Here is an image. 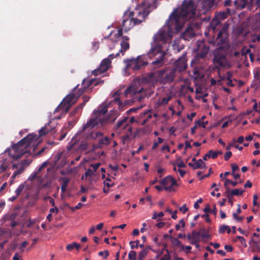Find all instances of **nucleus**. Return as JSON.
Returning a JSON list of instances; mask_svg holds the SVG:
<instances>
[{
  "label": "nucleus",
  "instance_id": "59",
  "mask_svg": "<svg viewBox=\"0 0 260 260\" xmlns=\"http://www.w3.org/2000/svg\"><path fill=\"white\" fill-rule=\"evenodd\" d=\"M232 170L233 173H235L236 171L238 170L239 169L238 166L236 164H232Z\"/></svg>",
  "mask_w": 260,
  "mask_h": 260
},
{
  "label": "nucleus",
  "instance_id": "56",
  "mask_svg": "<svg viewBox=\"0 0 260 260\" xmlns=\"http://www.w3.org/2000/svg\"><path fill=\"white\" fill-rule=\"evenodd\" d=\"M139 109V107L130 108L126 112V114H130L132 112H135Z\"/></svg>",
  "mask_w": 260,
  "mask_h": 260
},
{
  "label": "nucleus",
  "instance_id": "32",
  "mask_svg": "<svg viewBox=\"0 0 260 260\" xmlns=\"http://www.w3.org/2000/svg\"><path fill=\"white\" fill-rule=\"evenodd\" d=\"M172 243L174 246L179 247L181 250L184 249V245L181 244V242L177 238L172 239Z\"/></svg>",
  "mask_w": 260,
  "mask_h": 260
},
{
  "label": "nucleus",
  "instance_id": "12",
  "mask_svg": "<svg viewBox=\"0 0 260 260\" xmlns=\"http://www.w3.org/2000/svg\"><path fill=\"white\" fill-rule=\"evenodd\" d=\"M227 13L225 12H219L218 13L215 17L210 22L208 26V29L209 31H212L213 33L216 32L219 27L221 26V23L219 19L223 20L227 17Z\"/></svg>",
  "mask_w": 260,
  "mask_h": 260
},
{
  "label": "nucleus",
  "instance_id": "63",
  "mask_svg": "<svg viewBox=\"0 0 260 260\" xmlns=\"http://www.w3.org/2000/svg\"><path fill=\"white\" fill-rule=\"evenodd\" d=\"M49 212L50 213H52L55 212L56 214H57L58 212V209L56 207H54V208H51L49 210Z\"/></svg>",
  "mask_w": 260,
  "mask_h": 260
},
{
  "label": "nucleus",
  "instance_id": "55",
  "mask_svg": "<svg viewBox=\"0 0 260 260\" xmlns=\"http://www.w3.org/2000/svg\"><path fill=\"white\" fill-rule=\"evenodd\" d=\"M8 166V164L6 162V160H4L3 163L1 165V168L2 169V170H5L6 169Z\"/></svg>",
  "mask_w": 260,
  "mask_h": 260
},
{
  "label": "nucleus",
  "instance_id": "54",
  "mask_svg": "<svg viewBox=\"0 0 260 260\" xmlns=\"http://www.w3.org/2000/svg\"><path fill=\"white\" fill-rule=\"evenodd\" d=\"M13 260H22V256L18 253H16L13 257Z\"/></svg>",
  "mask_w": 260,
  "mask_h": 260
},
{
  "label": "nucleus",
  "instance_id": "35",
  "mask_svg": "<svg viewBox=\"0 0 260 260\" xmlns=\"http://www.w3.org/2000/svg\"><path fill=\"white\" fill-rule=\"evenodd\" d=\"M225 231L227 232L228 233H230L231 232V229L229 226L226 225H223L220 226L219 229V232L220 233H223Z\"/></svg>",
  "mask_w": 260,
  "mask_h": 260
},
{
  "label": "nucleus",
  "instance_id": "28",
  "mask_svg": "<svg viewBox=\"0 0 260 260\" xmlns=\"http://www.w3.org/2000/svg\"><path fill=\"white\" fill-rule=\"evenodd\" d=\"M206 168V165L202 159H199L196 161L193 165V169Z\"/></svg>",
  "mask_w": 260,
  "mask_h": 260
},
{
  "label": "nucleus",
  "instance_id": "34",
  "mask_svg": "<svg viewBox=\"0 0 260 260\" xmlns=\"http://www.w3.org/2000/svg\"><path fill=\"white\" fill-rule=\"evenodd\" d=\"M103 136V134L100 132H92L90 133L89 137L92 139H96Z\"/></svg>",
  "mask_w": 260,
  "mask_h": 260
},
{
  "label": "nucleus",
  "instance_id": "43",
  "mask_svg": "<svg viewBox=\"0 0 260 260\" xmlns=\"http://www.w3.org/2000/svg\"><path fill=\"white\" fill-rule=\"evenodd\" d=\"M164 216V213L162 212H160L157 213L156 212H154L152 217V219H156L157 217H162Z\"/></svg>",
  "mask_w": 260,
  "mask_h": 260
},
{
  "label": "nucleus",
  "instance_id": "39",
  "mask_svg": "<svg viewBox=\"0 0 260 260\" xmlns=\"http://www.w3.org/2000/svg\"><path fill=\"white\" fill-rule=\"evenodd\" d=\"M185 225V222L183 219L180 220L179 223L175 225V229L176 231H179L181 228H183Z\"/></svg>",
  "mask_w": 260,
  "mask_h": 260
},
{
  "label": "nucleus",
  "instance_id": "25",
  "mask_svg": "<svg viewBox=\"0 0 260 260\" xmlns=\"http://www.w3.org/2000/svg\"><path fill=\"white\" fill-rule=\"evenodd\" d=\"M192 235V240H191V244H196L198 243L200 240V233L198 232H196V231H193L191 232Z\"/></svg>",
  "mask_w": 260,
  "mask_h": 260
},
{
  "label": "nucleus",
  "instance_id": "42",
  "mask_svg": "<svg viewBox=\"0 0 260 260\" xmlns=\"http://www.w3.org/2000/svg\"><path fill=\"white\" fill-rule=\"evenodd\" d=\"M139 241L136 240V241H130L129 245L131 249L137 248L139 246Z\"/></svg>",
  "mask_w": 260,
  "mask_h": 260
},
{
  "label": "nucleus",
  "instance_id": "41",
  "mask_svg": "<svg viewBox=\"0 0 260 260\" xmlns=\"http://www.w3.org/2000/svg\"><path fill=\"white\" fill-rule=\"evenodd\" d=\"M24 186L23 184H21L18 186V188L15 190V193L17 196L18 197L20 194L21 192L24 189Z\"/></svg>",
  "mask_w": 260,
  "mask_h": 260
},
{
  "label": "nucleus",
  "instance_id": "31",
  "mask_svg": "<svg viewBox=\"0 0 260 260\" xmlns=\"http://www.w3.org/2000/svg\"><path fill=\"white\" fill-rule=\"evenodd\" d=\"M44 167V165H42V166H41L39 169L38 170L32 173L30 176L29 177H28V180H30V181H32L33 180H34L35 179H36V178H37L38 177V174L41 171L42 168Z\"/></svg>",
  "mask_w": 260,
  "mask_h": 260
},
{
  "label": "nucleus",
  "instance_id": "21",
  "mask_svg": "<svg viewBox=\"0 0 260 260\" xmlns=\"http://www.w3.org/2000/svg\"><path fill=\"white\" fill-rule=\"evenodd\" d=\"M249 3L246 0H235L233 2V6L235 9H243L246 7L247 6L248 7V5Z\"/></svg>",
  "mask_w": 260,
  "mask_h": 260
},
{
  "label": "nucleus",
  "instance_id": "6",
  "mask_svg": "<svg viewBox=\"0 0 260 260\" xmlns=\"http://www.w3.org/2000/svg\"><path fill=\"white\" fill-rule=\"evenodd\" d=\"M77 99L78 97L76 96L75 93H72L69 94L55 109L54 112L60 113L61 114L67 113Z\"/></svg>",
  "mask_w": 260,
  "mask_h": 260
},
{
  "label": "nucleus",
  "instance_id": "14",
  "mask_svg": "<svg viewBox=\"0 0 260 260\" xmlns=\"http://www.w3.org/2000/svg\"><path fill=\"white\" fill-rule=\"evenodd\" d=\"M186 52H184L174 63V70L178 72H182L187 68Z\"/></svg>",
  "mask_w": 260,
  "mask_h": 260
},
{
  "label": "nucleus",
  "instance_id": "20",
  "mask_svg": "<svg viewBox=\"0 0 260 260\" xmlns=\"http://www.w3.org/2000/svg\"><path fill=\"white\" fill-rule=\"evenodd\" d=\"M13 168L16 169L12 175V177L13 178H15L17 176L21 174L25 169L24 165L20 163H18V164H13Z\"/></svg>",
  "mask_w": 260,
  "mask_h": 260
},
{
  "label": "nucleus",
  "instance_id": "64",
  "mask_svg": "<svg viewBox=\"0 0 260 260\" xmlns=\"http://www.w3.org/2000/svg\"><path fill=\"white\" fill-rule=\"evenodd\" d=\"M252 41L253 42H255L256 41H260V35H256L253 39H252Z\"/></svg>",
  "mask_w": 260,
  "mask_h": 260
},
{
  "label": "nucleus",
  "instance_id": "11",
  "mask_svg": "<svg viewBox=\"0 0 260 260\" xmlns=\"http://www.w3.org/2000/svg\"><path fill=\"white\" fill-rule=\"evenodd\" d=\"M127 69H132L134 71L139 70L141 68L147 64L144 57L138 56L137 58L126 59L124 61Z\"/></svg>",
  "mask_w": 260,
  "mask_h": 260
},
{
  "label": "nucleus",
  "instance_id": "36",
  "mask_svg": "<svg viewBox=\"0 0 260 260\" xmlns=\"http://www.w3.org/2000/svg\"><path fill=\"white\" fill-rule=\"evenodd\" d=\"M60 181H61V186L67 187L70 181V179L67 177H63L60 178Z\"/></svg>",
  "mask_w": 260,
  "mask_h": 260
},
{
  "label": "nucleus",
  "instance_id": "44",
  "mask_svg": "<svg viewBox=\"0 0 260 260\" xmlns=\"http://www.w3.org/2000/svg\"><path fill=\"white\" fill-rule=\"evenodd\" d=\"M176 165L179 168H185V165L183 162L182 159L181 158H178L177 159V160H176Z\"/></svg>",
  "mask_w": 260,
  "mask_h": 260
},
{
  "label": "nucleus",
  "instance_id": "4",
  "mask_svg": "<svg viewBox=\"0 0 260 260\" xmlns=\"http://www.w3.org/2000/svg\"><path fill=\"white\" fill-rule=\"evenodd\" d=\"M40 143L41 140L37 135L29 134L17 144H14L11 148H8L5 153L9 152L10 157L15 160L25 153L34 151Z\"/></svg>",
  "mask_w": 260,
  "mask_h": 260
},
{
  "label": "nucleus",
  "instance_id": "10",
  "mask_svg": "<svg viewBox=\"0 0 260 260\" xmlns=\"http://www.w3.org/2000/svg\"><path fill=\"white\" fill-rule=\"evenodd\" d=\"M119 52L115 55L110 54L107 58L103 59L101 62L99 68L92 71V74L94 76H98L106 72L111 66V60L114 57L119 55Z\"/></svg>",
  "mask_w": 260,
  "mask_h": 260
},
{
  "label": "nucleus",
  "instance_id": "17",
  "mask_svg": "<svg viewBox=\"0 0 260 260\" xmlns=\"http://www.w3.org/2000/svg\"><path fill=\"white\" fill-rule=\"evenodd\" d=\"M227 27L223 26L218 32L216 42L219 44H223L225 42V40L226 37Z\"/></svg>",
  "mask_w": 260,
  "mask_h": 260
},
{
  "label": "nucleus",
  "instance_id": "37",
  "mask_svg": "<svg viewBox=\"0 0 260 260\" xmlns=\"http://www.w3.org/2000/svg\"><path fill=\"white\" fill-rule=\"evenodd\" d=\"M148 253V251L147 249H143L142 250L138 256V260H143V258L146 256Z\"/></svg>",
  "mask_w": 260,
  "mask_h": 260
},
{
  "label": "nucleus",
  "instance_id": "40",
  "mask_svg": "<svg viewBox=\"0 0 260 260\" xmlns=\"http://www.w3.org/2000/svg\"><path fill=\"white\" fill-rule=\"evenodd\" d=\"M237 182H235L230 180V179H225L224 182V186L227 187L229 184H231L233 186H236L237 185Z\"/></svg>",
  "mask_w": 260,
  "mask_h": 260
},
{
  "label": "nucleus",
  "instance_id": "8",
  "mask_svg": "<svg viewBox=\"0 0 260 260\" xmlns=\"http://www.w3.org/2000/svg\"><path fill=\"white\" fill-rule=\"evenodd\" d=\"M104 80H99L96 81L95 79H84L82 80L80 88H78L79 84L77 85L74 88L75 94L78 98L84 93L91 85L93 84L94 86L100 84H103Z\"/></svg>",
  "mask_w": 260,
  "mask_h": 260
},
{
  "label": "nucleus",
  "instance_id": "47",
  "mask_svg": "<svg viewBox=\"0 0 260 260\" xmlns=\"http://www.w3.org/2000/svg\"><path fill=\"white\" fill-rule=\"evenodd\" d=\"M179 210L184 214L188 210V208L187 207L186 204H184L182 207L179 208Z\"/></svg>",
  "mask_w": 260,
  "mask_h": 260
},
{
  "label": "nucleus",
  "instance_id": "18",
  "mask_svg": "<svg viewBox=\"0 0 260 260\" xmlns=\"http://www.w3.org/2000/svg\"><path fill=\"white\" fill-rule=\"evenodd\" d=\"M181 36L185 40H189L195 36V32L192 27L188 26Z\"/></svg>",
  "mask_w": 260,
  "mask_h": 260
},
{
  "label": "nucleus",
  "instance_id": "3",
  "mask_svg": "<svg viewBox=\"0 0 260 260\" xmlns=\"http://www.w3.org/2000/svg\"><path fill=\"white\" fill-rule=\"evenodd\" d=\"M150 4L147 2H144L141 4V6H139L138 9H136V12L127 10L124 14L121 27L119 28L117 33L115 34L116 39L122 35L123 29L125 32L130 30L135 25L140 24L144 21L145 17L150 13L149 8Z\"/></svg>",
  "mask_w": 260,
  "mask_h": 260
},
{
  "label": "nucleus",
  "instance_id": "23",
  "mask_svg": "<svg viewBox=\"0 0 260 260\" xmlns=\"http://www.w3.org/2000/svg\"><path fill=\"white\" fill-rule=\"evenodd\" d=\"M171 99L172 96L171 95H167L166 96L159 98L157 102V105L158 106H165L168 104Z\"/></svg>",
  "mask_w": 260,
  "mask_h": 260
},
{
  "label": "nucleus",
  "instance_id": "58",
  "mask_svg": "<svg viewBox=\"0 0 260 260\" xmlns=\"http://www.w3.org/2000/svg\"><path fill=\"white\" fill-rule=\"evenodd\" d=\"M110 179L108 178H107L104 182L105 185L108 187V188L112 186V185L110 183Z\"/></svg>",
  "mask_w": 260,
  "mask_h": 260
},
{
  "label": "nucleus",
  "instance_id": "1",
  "mask_svg": "<svg viewBox=\"0 0 260 260\" xmlns=\"http://www.w3.org/2000/svg\"><path fill=\"white\" fill-rule=\"evenodd\" d=\"M198 16L192 0H184L179 13L177 9L173 11L167 23V32L165 30H160L154 36L153 43L147 53L150 58L158 55V57L151 63L154 68H159L164 64V57L166 54V41L168 38L172 37L173 29H175L176 32H179L186 20Z\"/></svg>",
  "mask_w": 260,
  "mask_h": 260
},
{
  "label": "nucleus",
  "instance_id": "38",
  "mask_svg": "<svg viewBox=\"0 0 260 260\" xmlns=\"http://www.w3.org/2000/svg\"><path fill=\"white\" fill-rule=\"evenodd\" d=\"M128 258L131 260H136L137 258V253L134 250H131L128 253Z\"/></svg>",
  "mask_w": 260,
  "mask_h": 260
},
{
  "label": "nucleus",
  "instance_id": "33",
  "mask_svg": "<svg viewBox=\"0 0 260 260\" xmlns=\"http://www.w3.org/2000/svg\"><path fill=\"white\" fill-rule=\"evenodd\" d=\"M110 141L109 138L105 137L99 140V146L102 147L104 145H108L110 143Z\"/></svg>",
  "mask_w": 260,
  "mask_h": 260
},
{
  "label": "nucleus",
  "instance_id": "19",
  "mask_svg": "<svg viewBox=\"0 0 260 260\" xmlns=\"http://www.w3.org/2000/svg\"><path fill=\"white\" fill-rule=\"evenodd\" d=\"M174 107L177 109L176 111L173 107H170L169 109L172 111V114H181L184 107L180 100H177L174 103Z\"/></svg>",
  "mask_w": 260,
  "mask_h": 260
},
{
  "label": "nucleus",
  "instance_id": "24",
  "mask_svg": "<svg viewBox=\"0 0 260 260\" xmlns=\"http://www.w3.org/2000/svg\"><path fill=\"white\" fill-rule=\"evenodd\" d=\"M52 127H50L49 123H46L43 127H42L39 131V136H42L46 135L48 133L50 132Z\"/></svg>",
  "mask_w": 260,
  "mask_h": 260
},
{
  "label": "nucleus",
  "instance_id": "30",
  "mask_svg": "<svg viewBox=\"0 0 260 260\" xmlns=\"http://www.w3.org/2000/svg\"><path fill=\"white\" fill-rule=\"evenodd\" d=\"M99 120L97 118L91 119L86 123L87 127L93 128L98 124Z\"/></svg>",
  "mask_w": 260,
  "mask_h": 260
},
{
  "label": "nucleus",
  "instance_id": "52",
  "mask_svg": "<svg viewBox=\"0 0 260 260\" xmlns=\"http://www.w3.org/2000/svg\"><path fill=\"white\" fill-rule=\"evenodd\" d=\"M82 98H83V101L82 103L81 104V105L84 107L85 106V104L89 101L90 98L88 96L84 95Z\"/></svg>",
  "mask_w": 260,
  "mask_h": 260
},
{
  "label": "nucleus",
  "instance_id": "26",
  "mask_svg": "<svg viewBox=\"0 0 260 260\" xmlns=\"http://www.w3.org/2000/svg\"><path fill=\"white\" fill-rule=\"evenodd\" d=\"M94 176V172L91 170L90 169H88L86 170L84 175H83L81 177L82 179H86L89 181H91V177Z\"/></svg>",
  "mask_w": 260,
  "mask_h": 260
},
{
  "label": "nucleus",
  "instance_id": "13",
  "mask_svg": "<svg viewBox=\"0 0 260 260\" xmlns=\"http://www.w3.org/2000/svg\"><path fill=\"white\" fill-rule=\"evenodd\" d=\"M159 183L164 186V189L167 191L174 190L173 186H176L177 182L172 176H168L159 181Z\"/></svg>",
  "mask_w": 260,
  "mask_h": 260
},
{
  "label": "nucleus",
  "instance_id": "50",
  "mask_svg": "<svg viewBox=\"0 0 260 260\" xmlns=\"http://www.w3.org/2000/svg\"><path fill=\"white\" fill-rule=\"evenodd\" d=\"M84 205L81 203H78L76 206L73 207H70V209L72 211H75V210H77L80 209L81 207H82Z\"/></svg>",
  "mask_w": 260,
  "mask_h": 260
},
{
  "label": "nucleus",
  "instance_id": "48",
  "mask_svg": "<svg viewBox=\"0 0 260 260\" xmlns=\"http://www.w3.org/2000/svg\"><path fill=\"white\" fill-rule=\"evenodd\" d=\"M208 152L210 155V157L212 158H215L218 156L217 152H216V151H212V150H210Z\"/></svg>",
  "mask_w": 260,
  "mask_h": 260
},
{
  "label": "nucleus",
  "instance_id": "2",
  "mask_svg": "<svg viewBox=\"0 0 260 260\" xmlns=\"http://www.w3.org/2000/svg\"><path fill=\"white\" fill-rule=\"evenodd\" d=\"M154 86L153 85H148L146 87H141L140 89L136 88L135 86H131L124 91L125 97L131 98V100H126L124 103L120 101L119 98L120 94L119 90H117L113 93V100L108 104L103 103L97 110H94L92 114H115L118 112H122L127 108L132 103L136 102H141L144 99L148 98L154 93Z\"/></svg>",
  "mask_w": 260,
  "mask_h": 260
},
{
  "label": "nucleus",
  "instance_id": "9",
  "mask_svg": "<svg viewBox=\"0 0 260 260\" xmlns=\"http://www.w3.org/2000/svg\"><path fill=\"white\" fill-rule=\"evenodd\" d=\"M198 3H201V9H199V15L202 21H206L210 19V16L208 15L206 17H202V15L206 14L215 6L214 0H197Z\"/></svg>",
  "mask_w": 260,
  "mask_h": 260
},
{
  "label": "nucleus",
  "instance_id": "49",
  "mask_svg": "<svg viewBox=\"0 0 260 260\" xmlns=\"http://www.w3.org/2000/svg\"><path fill=\"white\" fill-rule=\"evenodd\" d=\"M101 165V163H96L95 164H91L90 165V167H92L93 168V171L95 172L97 169L100 167V166Z\"/></svg>",
  "mask_w": 260,
  "mask_h": 260
},
{
  "label": "nucleus",
  "instance_id": "5",
  "mask_svg": "<svg viewBox=\"0 0 260 260\" xmlns=\"http://www.w3.org/2000/svg\"><path fill=\"white\" fill-rule=\"evenodd\" d=\"M212 61L216 68L231 67L228 58V48L219 46L212 52Z\"/></svg>",
  "mask_w": 260,
  "mask_h": 260
},
{
  "label": "nucleus",
  "instance_id": "16",
  "mask_svg": "<svg viewBox=\"0 0 260 260\" xmlns=\"http://www.w3.org/2000/svg\"><path fill=\"white\" fill-rule=\"evenodd\" d=\"M122 41L120 43L121 49L119 50L122 55L124 54L125 52L129 48V38L127 36H121Z\"/></svg>",
  "mask_w": 260,
  "mask_h": 260
},
{
  "label": "nucleus",
  "instance_id": "45",
  "mask_svg": "<svg viewBox=\"0 0 260 260\" xmlns=\"http://www.w3.org/2000/svg\"><path fill=\"white\" fill-rule=\"evenodd\" d=\"M83 108V106H82L81 104H80L78 107H77L74 112L72 113L71 114H76L78 113H81L82 112V110Z\"/></svg>",
  "mask_w": 260,
  "mask_h": 260
},
{
  "label": "nucleus",
  "instance_id": "46",
  "mask_svg": "<svg viewBox=\"0 0 260 260\" xmlns=\"http://www.w3.org/2000/svg\"><path fill=\"white\" fill-rule=\"evenodd\" d=\"M167 253L165 254L159 260H170L171 259V255L168 251V250L167 251Z\"/></svg>",
  "mask_w": 260,
  "mask_h": 260
},
{
  "label": "nucleus",
  "instance_id": "7",
  "mask_svg": "<svg viewBox=\"0 0 260 260\" xmlns=\"http://www.w3.org/2000/svg\"><path fill=\"white\" fill-rule=\"evenodd\" d=\"M174 73L173 72H170L169 73L165 75V71L160 70L151 73L148 79H147L146 77L143 78L142 81L148 83L151 81L152 78H156L157 80L161 81L162 80V81L166 83L172 81L174 79Z\"/></svg>",
  "mask_w": 260,
  "mask_h": 260
},
{
  "label": "nucleus",
  "instance_id": "61",
  "mask_svg": "<svg viewBox=\"0 0 260 260\" xmlns=\"http://www.w3.org/2000/svg\"><path fill=\"white\" fill-rule=\"evenodd\" d=\"M237 238L239 240V241H240V242L242 244H244L245 246H246V242H245V239H244V237H242V236H237Z\"/></svg>",
  "mask_w": 260,
  "mask_h": 260
},
{
  "label": "nucleus",
  "instance_id": "60",
  "mask_svg": "<svg viewBox=\"0 0 260 260\" xmlns=\"http://www.w3.org/2000/svg\"><path fill=\"white\" fill-rule=\"evenodd\" d=\"M203 202V200L202 199H199L193 205V207L195 209H198L199 208V203H201Z\"/></svg>",
  "mask_w": 260,
  "mask_h": 260
},
{
  "label": "nucleus",
  "instance_id": "22",
  "mask_svg": "<svg viewBox=\"0 0 260 260\" xmlns=\"http://www.w3.org/2000/svg\"><path fill=\"white\" fill-rule=\"evenodd\" d=\"M244 190L241 188L239 189H235L234 190H232V191L229 190L226 192V193L227 194V197L229 198H230L232 197L233 196H239L242 195L243 192Z\"/></svg>",
  "mask_w": 260,
  "mask_h": 260
},
{
  "label": "nucleus",
  "instance_id": "57",
  "mask_svg": "<svg viewBox=\"0 0 260 260\" xmlns=\"http://www.w3.org/2000/svg\"><path fill=\"white\" fill-rule=\"evenodd\" d=\"M232 155V152L231 151H227L225 153V155H224V159L225 160H229V159L231 157Z\"/></svg>",
  "mask_w": 260,
  "mask_h": 260
},
{
  "label": "nucleus",
  "instance_id": "62",
  "mask_svg": "<svg viewBox=\"0 0 260 260\" xmlns=\"http://www.w3.org/2000/svg\"><path fill=\"white\" fill-rule=\"evenodd\" d=\"M99 255L100 256H104L105 257L108 256L109 252L108 251L106 250L104 251H100L99 253Z\"/></svg>",
  "mask_w": 260,
  "mask_h": 260
},
{
  "label": "nucleus",
  "instance_id": "51",
  "mask_svg": "<svg viewBox=\"0 0 260 260\" xmlns=\"http://www.w3.org/2000/svg\"><path fill=\"white\" fill-rule=\"evenodd\" d=\"M31 160L26 159V160H24L23 161L20 162V164H23L24 166V168H25L29 165V164L31 163Z\"/></svg>",
  "mask_w": 260,
  "mask_h": 260
},
{
  "label": "nucleus",
  "instance_id": "27",
  "mask_svg": "<svg viewBox=\"0 0 260 260\" xmlns=\"http://www.w3.org/2000/svg\"><path fill=\"white\" fill-rule=\"evenodd\" d=\"M253 6H255L256 9L260 8V0H250L248 5V9L252 10Z\"/></svg>",
  "mask_w": 260,
  "mask_h": 260
},
{
  "label": "nucleus",
  "instance_id": "15",
  "mask_svg": "<svg viewBox=\"0 0 260 260\" xmlns=\"http://www.w3.org/2000/svg\"><path fill=\"white\" fill-rule=\"evenodd\" d=\"M198 53L197 57L201 58H205L209 52V47L204 43H201L198 45Z\"/></svg>",
  "mask_w": 260,
  "mask_h": 260
},
{
  "label": "nucleus",
  "instance_id": "29",
  "mask_svg": "<svg viewBox=\"0 0 260 260\" xmlns=\"http://www.w3.org/2000/svg\"><path fill=\"white\" fill-rule=\"evenodd\" d=\"M81 246L79 244L73 242L67 245L66 249L68 251H71L74 248L79 250Z\"/></svg>",
  "mask_w": 260,
  "mask_h": 260
},
{
  "label": "nucleus",
  "instance_id": "53",
  "mask_svg": "<svg viewBox=\"0 0 260 260\" xmlns=\"http://www.w3.org/2000/svg\"><path fill=\"white\" fill-rule=\"evenodd\" d=\"M233 215L234 218L237 221H241L244 219L243 217L238 216L236 213H234Z\"/></svg>",
  "mask_w": 260,
  "mask_h": 260
}]
</instances>
